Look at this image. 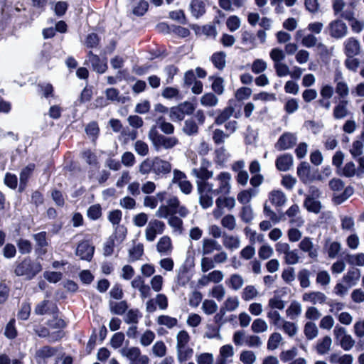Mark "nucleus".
<instances>
[{"label":"nucleus","instance_id":"c756f323","mask_svg":"<svg viewBox=\"0 0 364 364\" xmlns=\"http://www.w3.org/2000/svg\"><path fill=\"white\" fill-rule=\"evenodd\" d=\"M302 311L301 304L297 301H292L286 310V315L290 319H296Z\"/></svg>","mask_w":364,"mask_h":364},{"label":"nucleus","instance_id":"8fccbe9b","mask_svg":"<svg viewBox=\"0 0 364 364\" xmlns=\"http://www.w3.org/2000/svg\"><path fill=\"white\" fill-rule=\"evenodd\" d=\"M346 50L348 57L357 55L360 50L358 41L354 38H349L346 44Z\"/></svg>","mask_w":364,"mask_h":364},{"label":"nucleus","instance_id":"a19ab883","mask_svg":"<svg viewBox=\"0 0 364 364\" xmlns=\"http://www.w3.org/2000/svg\"><path fill=\"white\" fill-rule=\"evenodd\" d=\"M297 175L304 182L307 183L310 178V166L307 162H301L297 168Z\"/></svg>","mask_w":364,"mask_h":364},{"label":"nucleus","instance_id":"ea45409f","mask_svg":"<svg viewBox=\"0 0 364 364\" xmlns=\"http://www.w3.org/2000/svg\"><path fill=\"white\" fill-rule=\"evenodd\" d=\"M304 333L309 340H313L317 337L318 329L316 323L311 321L306 322L304 327Z\"/></svg>","mask_w":364,"mask_h":364},{"label":"nucleus","instance_id":"37998d69","mask_svg":"<svg viewBox=\"0 0 364 364\" xmlns=\"http://www.w3.org/2000/svg\"><path fill=\"white\" fill-rule=\"evenodd\" d=\"M364 136V132L361 134V137L360 139H358L355 141H353L352 146L350 149V152L352 154L353 158H358L361 157L363 152V137Z\"/></svg>","mask_w":364,"mask_h":364},{"label":"nucleus","instance_id":"69168bd1","mask_svg":"<svg viewBox=\"0 0 364 364\" xmlns=\"http://www.w3.org/2000/svg\"><path fill=\"white\" fill-rule=\"evenodd\" d=\"M127 233V228L124 225H117L114 227V233L111 237L114 239V241L116 240L121 243L125 240Z\"/></svg>","mask_w":364,"mask_h":364},{"label":"nucleus","instance_id":"79ce46f5","mask_svg":"<svg viewBox=\"0 0 364 364\" xmlns=\"http://www.w3.org/2000/svg\"><path fill=\"white\" fill-rule=\"evenodd\" d=\"M34 169V165L30 164L26 168H24L21 173H20V186H19V190L22 191L27 183L28 179L31 176L32 171Z\"/></svg>","mask_w":364,"mask_h":364},{"label":"nucleus","instance_id":"2eb2a0df","mask_svg":"<svg viewBox=\"0 0 364 364\" xmlns=\"http://www.w3.org/2000/svg\"><path fill=\"white\" fill-rule=\"evenodd\" d=\"M171 239L168 235L162 236L156 243V250L161 256H169L173 252Z\"/></svg>","mask_w":364,"mask_h":364},{"label":"nucleus","instance_id":"f704fd0d","mask_svg":"<svg viewBox=\"0 0 364 364\" xmlns=\"http://www.w3.org/2000/svg\"><path fill=\"white\" fill-rule=\"evenodd\" d=\"M192 175L200 179L199 181L209 182L208 179L213 176V171H208L207 168L201 166L199 168H193L191 172Z\"/></svg>","mask_w":364,"mask_h":364},{"label":"nucleus","instance_id":"6e6d98bb","mask_svg":"<svg viewBox=\"0 0 364 364\" xmlns=\"http://www.w3.org/2000/svg\"><path fill=\"white\" fill-rule=\"evenodd\" d=\"M348 101L341 100L333 109V116L336 119H343L348 114L347 109Z\"/></svg>","mask_w":364,"mask_h":364},{"label":"nucleus","instance_id":"3c124183","mask_svg":"<svg viewBox=\"0 0 364 364\" xmlns=\"http://www.w3.org/2000/svg\"><path fill=\"white\" fill-rule=\"evenodd\" d=\"M56 353V350L50 346H43L39 348L36 353V358L38 361L52 357Z\"/></svg>","mask_w":364,"mask_h":364},{"label":"nucleus","instance_id":"774afa93","mask_svg":"<svg viewBox=\"0 0 364 364\" xmlns=\"http://www.w3.org/2000/svg\"><path fill=\"white\" fill-rule=\"evenodd\" d=\"M164 286V278L160 274L154 275L150 280V287L155 292L162 290Z\"/></svg>","mask_w":364,"mask_h":364},{"label":"nucleus","instance_id":"ddd939ff","mask_svg":"<svg viewBox=\"0 0 364 364\" xmlns=\"http://www.w3.org/2000/svg\"><path fill=\"white\" fill-rule=\"evenodd\" d=\"M329 33L331 37L341 38L346 36L348 27L341 20H334L328 25Z\"/></svg>","mask_w":364,"mask_h":364},{"label":"nucleus","instance_id":"0eeeda50","mask_svg":"<svg viewBox=\"0 0 364 364\" xmlns=\"http://www.w3.org/2000/svg\"><path fill=\"white\" fill-rule=\"evenodd\" d=\"M236 201L233 197L219 196L215 200V208L213 210V215L215 219H219L224 213V208H226L229 210L233 209L235 206Z\"/></svg>","mask_w":364,"mask_h":364},{"label":"nucleus","instance_id":"864d4df0","mask_svg":"<svg viewBox=\"0 0 364 364\" xmlns=\"http://www.w3.org/2000/svg\"><path fill=\"white\" fill-rule=\"evenodd\" d=\"M282 339L283 338L280 333L274 332L269 337L267 341V349L270 350H274L277 349L279 347Z\"/></svg>","mask_w":364,"mask_h":364},{"label":"nucleus","instance_id":"603ef678","mask_svg":"<svg viewBox=\"0 0 364 364\" xmlns=\"http://www.w3.org/2000/svg\"><path fill=\"white\" fill-rule=\"evenodd\" d=\"M227 283L232 289L237 291L243 286L244 279L241 275L238 274H233L230 277Z\"/></svg>","mask_w":364,"mask_h":364},{"label":"nucleus","instance_id":"f03ea898","mask_svg":"<svg viewBox=\"0 0 364 364\" xmlns=\"http://www.w3.org/2000/svg\"><path fill=\"white\" fill-rule=\"evenodd\" d=\"M41 271L42 265L40 262L27 257L16 263L14 272L17 277L31 280Z\"/></svg>","mask_w":364,"mask_h":364},{"label":"nucleus","instance_id":"bf43d9fd","mask_svg":"<svg viewBox=\"0 0 364 364\" xmlns=\"http://www.w3.org/2000/svg\"><path fill=\"white\" fill-rule=\"evenodd\" d=\"M141 318V314L138 309H129L124 317V320L127 323H138L139 320Z\"/></svg>","mask_w":364,"mask_h":364},{"label":"nucleus","instance_id":"4c0bfd02","mask_svg":"<svg viewBox=\"0 0 364 364\" xmlns=\"http://www.w3.org/2000/svg\"><path fill=\"white\" fill-rule=\"evenodd\" d=\"M267 317L270 321V323L278 328L285 318L282 317L280 313L277 310L269 309L267 313Z\"/></svg>","mask_w":364,"mask_h":364},{"label":"nucleus","instance_id":"a878e982","mask_svg":"<svg viewBox=\"0 0 364 364\" xmlns=\"http://www.w3.org/2000/svg\"><path fill=\"white\" fill-rule=\"evenodd\" d=\"M277 329L281 330L290 338L294 337L299 331V327L296 323L286 319L284 320Z\"/></svg>","mask_w":364,"mask_h":364},{"label":"nucleus","instance_id":"0e129e2a","mask_svg":"<svg viewBox=\"0 0 364 364\" xmlns=\"http://www.w3.org/2000/svg\"><path fill=\"white\" fill-rule=\"evenodd\" d=\"M236 225V218L231 214L225 215L221 220V225L228 230L232 231L235 230Z\"/></svg>","mask_w":364,"mask_h":364},{"label":"nucleus","instance_id":"13d9d810","mask_svg":"<svg viewBox=\"0 0 364 364\" xmlns=\"http://www.w3.org/2000/svg\"><path fill=\"white\" fill-rule=\"evenodd\" d=\"M311 272L307 269H302L298 273V279L302 288H308L311 285Z\"/></svg>","mask_w":364,"mask_h":364},{"label":"nucleus","instance_id":"39448f33","mask_svg":"<svg viewBox=\"0 0 364 364\" xmlns=\"http://www.w3.org/2000/svg\"><path fill=\"white\" fill-rule=\"evenodd\" d=\"M166 229L165 223L158 219L151 220L144 230V237L147 242H154L158 235L164 233Z\"/></svg>","mask_w":364,"mask_h":364},{"label":"nucleus","instance_id":"473e14b6","mask_svg":"<svg viewBox=\"0 0 364 364\" xmlns=\"http://www.w3.org/2000/svg\"><path fill=\"white\" fill-rule=\"evenodd\" d=\"M269 200L276 206H282L286 203L287 198L282 191L274 190L270 192Z\"/></svg>","mask_w":364,"mask_h":364},{"label":"nucleus","instance_id":"a18cd8bd","mask_svg":"<svg viewBox=\"0 0 364 364\" xmlns=\"http://www.w3.org/2000/svg\"><path fill=\"white\" fill-rule=\"evenodd\" d=\"M182 130L186 135H196L198 132V127L193 119H188L184 122Z\"/></svg>","mask_w":364,"mask_h":364},{"label":"nucleus","instance_id":"20e7f679","mask_svg":"<svg viewBox=\"0 0 364 364\" xmlns=\"http://www.w3.org/2000/svg\"><path fill=\"white\" fill-rule=\"evenodd\" d=\"M121 355L130 361V364H149V358L142 355L138 347H125L120 350Z\"/></svg>","mask_w":364,"mask_h":364},{"label":"nucleus","instance_id":"5fc2aeb1","mask_svg":"<svg viewBox=\"0 0 364 364\" xmlns=\"http://www.w3.org/2000/svg\"><path fill=\"white\" fill-rule=\"evenodd\" d=\"M109 308L112 314L122 315L127 310L128 305L127 301H121L118 302H110Z\"/></svg>","mask_w":364,"mask_h":364},{"label":"nucleus","instance_id":"c9c22d12","mask_svg":"<svg viewBox=\"0 0 364 364\" xmlns=\"http://www.w3.org/2000/svg\"><path fill=\"white\" fill-rule=\"evenodd\" d=\"M157 324L164 326L171 329L178 325V319L168 315H161L156 318Z\"/></svg>","mask_w":364,"mask_h":364},{"label":"nucleus","instance_id":"7ed1b4c3","mask_svg":"<svg viewBox=\"0 0 364 364\" xmlns=\"http://www.w3.org/2000/svg\"><path fill=\"white\" fill-rule=\"evenodd\" d=\"M196 184L200 206L204 209L212 207L213 196L216 195L213 191L214 185L210 182L205 181H197Z\"/></svg>","mask_w":364,"mask_h":364},{"label":"nucleus","instance_id":"6ab92c4d","mask_svg":"<svg viewBox=\"0 0 364 364\" xmlns=\"http://www.w3.org/2000/svg\"><path fill=\"white\" fill-rule=\"evenodd\" d=\"M332 7L335 15H338L346 20L353 18L354 12L348 9L344 10L346 3L343 0H333Z\"/></svg>","mask_w":364,"mask_h":364},{"label":"nucleus","instance_id":"b1692460","mask_svg":"<svg viewBox=\"0 0 364 364\" xmlns=\"http://www.w3.org/2000/svg\"><path fill=\"white\" fill-rule=\"evenodd\" d=\"M300 212V208L298 205H292L286 211V215L290 218L289 223L294 225L301 227L304 223V219L298 216Z\"/></svg>","mask_w":364,"mask_h":364},{"label":"nucleus","instance_id":"e433bc0d","mask_svg":"<svg viewBox=\"0 0 364 364\" xmlns=\"http://www.w3.org/2000/svg\"><path fill=\"white\" fill-rule=\"evenodd\" d=\"M235 109L232 106H228L224 109L219 111L218 115L215 119L216 124H222L225 122L233 114Z\"/></svg>","mask_w":364,"mask_h":364},{"label":"nucleus","instance_id":"49530a36","mask_svg":"<svg viewBox=\"0 0 364 364\" xmlns=\"http://www.w3.org/2000/svg\"><path fill=\"white\" fill-rule=\"evenodd\" d=\"M259 295V291L253 285L246 286L242 292V298L244 301H248L253 300Z\"/></svg>","mask_w":364,"mask_h":364},{"label":"nucleus","instance_id":"4468645a","mask_svg":"<svg viewBox=\"0 0 364 364\" xmlns=\"http://www.w3.org/2000/svg\"><path fill=\"white\" fill-rule=\"evenodd\" d=\"M223 249L222 245L213 238H203L201 243V248L199 250L203 256L212 255L215 251H220Z\"/></svg>","mask_w":364,"mask_h":364},{"label":"nucleus","instance_id":"a211bd4d","mask_svg":"<svg viewBox=\"0 0 364 364\" xmlns=\"http://www.w3.org/2000/svg\"><path fill=\"white\" fill-rule=\"evenodd\" d=\"M234 348L232 345L228 344L220 347L219 355L216 359V364H227L232 361L234 355Z\"/></svg>","mask_w":364,"mask_h":364},{"label":"nucleus","instance_id":"c85d7f7f","mask_svg":"<svg viewBox=\"0 0 364 364\" xmlns=\"http://www.w3.org/2000/svg\"><path fill=\"white\" fill-rule=\"evenodd\" d=\"M177 360L179 363H183L190 360L193 355V348L188 346L176 347Z\"/></svg>","mask_w":364,"mask_h":364},{"label":"nucleus","instance_id":"de8ad7c7","mask_svg":"<svg viewBox=\"0 0 364 364\" xmlns=\"http://www.w3.org/2000/svg\"><path fill=\"white\" fill-rule=\"evenodd\" d=\"M218 309L217 303L212 299H205L201 306V309L206 315H213Z\"/></svg>","mask_w":364,"mask_h":364},{"label":"nucleus","instance_id":"052dcab7","mask_svg":"<svg viewBox=\"0 0 364 364\" xmlns=\"http://www.w3.org/2000/svg\"><path fill=\"white\" fill-rule=\"evenodd\" d=\"M256 360L257 356L252 350H245L240 354V360L243 364H254Z\"/></svg>","mask_w":364,"mask_h":364},{"label":"nucleus","instance_id":"5701e85b","mask_svg":"<svg viewBox=\"0 0 364 364\" xmlns=\"http://www.w3.org/2000/svg\"><path fill=\"white\" fill-rule=\"evenodd\" d=\"M299 249L307 252L309 257L314 259L318 257V251L314 247L313 240L309 237H304L299 244Z\"/></svg>","mask_w":364,"mask_h":364},{"label":"nucleus","instance_id":"7c9ffc66","mask_svg":"<svg viewBox=\"0 0 364 364\" xmlns=\"http://www.w3.org/2000/svg\"><path fill=\"white\" fill-rule=\"evenodd\" d=\"M129 262H136L144 255V245L141 243L134 244L132 248L129 250Z\"/></svg>","mask_w":364,"mask_h":364},{"label":"nucleus","instance_id":"f257e3e1","mask_svg":"<svg viewBox=\"0 0 364 364\" xmlns=\"http://www.w3.org/2000/svg\"><path fill=\"white\" fill-rule=\"evenodd\" d=\"M148 139L151 142L154 150L157 152L162 150L174 149L180 144L178 137L159 133L156 129V126H152L150 128L148 132Z\"/></svg>","mask_w":364,"mask_h":364},{"label":"nucleus","instance_id":"58836bf2","mask_svg":"<svg viewBox=\"0 0 364 364\" xmlns=\"http://www.w3.org/2000/svg\"><path fill=\"white\" fill-rule=\"evenodd\" d=\"M341 227L343 231L349 232L355 230V220L353 217L349 215H341Z\"/></svg>","mask_w":364,"mask_h":364},{"label":"nucleus","instance_id":"4be33fe9","mask_svg":"<svg viewBox=\"0 0 364 364\" xmlns=\"http://www.w3.org/2000/svg\"><path fill=\"white\" fill-rule=\"evenodd\" d=\"M223 245L225 249L230 251H235L240 247L241 240L237 235L223 233Z\"/></svg>","mask_w":364,"mask_h":364},{"label":"nucleus","instance_id":"72a5a7b5","mask_svg":"<svg viewBox=\"0 0 364 364\" xmlns=\"http://www.w3.org/2000/svg\"><path fill=\"white\" fill-rule=\"evenodd\" d=\"M156 127H158L160 130L164 134V135H171L173 134L175 127L174 126L166 121H165L164 118L163 117H159L156 120Z\"/></svg>","mask_w":364,"mask_h":364},{"label":"nucleus","instance_id":"680f3d73","mask_svg":"<svg viewBox=\"0 0 364 364\" xmlns=\"http://www.w3.org/2000/svg\"><path fill=\"white\" fill-rule=\"evenodd\" d=\"M161 95L166 99L181 100L182 96L177 88L167 87L162 91Z\"/></svg>","mask_w":364,"mask_h":364},{"label":"nucleus","instance_id":"9b49d317","mask_svg":"<svg viewBox=\"0 0 364 364\" xmlns=\"http://www.w3.org/2000/svg\"><path fill=\"white\" fill-rule=\"evenodd\" d=\"M168 298L164 294H157L154 299H150L146 302V311L148 313H153L156 310V306L161 310H166L168 308Z\"/></svg>","mask_w":364,"mask_h":364},{"label":"nucleus","instance_id":"09e8293b","mask_svg":"<svg viewBox=\"0 0 364 364\" xmlns=\"http://www.w3.org/2000/svg\"><path fill=\"white\" fill-rule=\"evenodd\" d=\"M286 303L279 295H274L268 300L267 307L272 310H283Z\"/></svg>","mask_w":364,"mask_h":364},{"label":"nucleus","instance_id":"412c9836","mask_svg":"<svg viewBox=\"0 0 364 364\" xmlns=\"http://www.w3.org/2000/svg\"><path fill=\"white\" fill-rule=\"evenodd\" d=\"M294 159L290 154H284L278 156L275 161L277 168L280 171H287L293 166Z\"/></svg>","mask_w":364,"mask_h":364},{"label":"nucleus","instance_id":"f3484780","mask_svg":"<svg viewBox=\"0 0 364 364\" xmlns=\"http://www.w3.org/2000/svg\"><path fill=\"white\" fill-rule=\"evenodd\" d=\"M153 159L154 173L156 176L166 175L171 171L172 166L169 161L159 156L154 157Z\"/></svg>","mask_w":364,"mask_h":364},{"label":"nucleus","instance_id":"c03bdc74","mask_svg":"<svg viewBox=\"0 0 364 364\" xmlns=\"http://www.w3.org/2000/svg\"><path fill=\"white\" fill-rule=\"evenodd\" d=\"M268 323L262 318H256L251 325V330L255 333H262L268 331Z\"/></svg>","mask_w":364,"mask_h":364},{"label":"nucleus","instance_id":"1a4fd4ad","mask_svg":"<svg viewBox=\"0 0 364 364\" xmlns=\"http://www.w3.org/2000/svg\"><path fill=\"white\" fill-rule=\"evenodd\" d=\"M297 142V136L291 132L283 133L274 144L278 151H284L293 148Z\"/></svg>","mask_w":364,"mask_h":364},{"label":"nucleus","instance_id":"e2e57ef3","mask_svg":"<svg viewBox=\"0 0 364 364\" xmlns=\"http://www.w3.org/2000/svg\"><path fill=\"white\" fill-rule=\"evenodd\" d=\"M218 102V97L211 92L203 95L200 98V103L204 107H214Z\"/></svg>","mask_w":364,"mask_h":364},{"label":"nucleus","instance_id":"4d7b16f0","mask_svg":"<svg viewBox=\"0 0 364 364\" xmlns=\"http://www.w3.org/2000/svg\"><path fill=\"white\" fill-rule=\"evenodd\" d=\"M87 65L92 66L94 68H101L107 66L105 59H100L97 55H94L92 52L89 53Z\"/></svg>","mask_w":364,"mask_h":364},{"label":"nucleus","instance_id":"423d86ee","mask_svg":"<svg viewBox=\"0 0 364 364\" xmlns=\"http://www.w3.org/2000/svg\"><path fill=\"white\" fill-rule=\"evenodd\" d=\"M240 304V301L237 296H228L220 306L219 313L214 317L215 322L221 321L227 312L236 311L239 308Z\"/></svg>","mask_w":364,"mask_h":364},{"label":"nucleus","instance_id":"393cba45","mask_svg":"<svg viewBox=\"0 0 364 364\" xmlns=\"http://www.w3.org/2000/svg\"><path fill=\"white\" fill-rule=\"evenodd\" d=\"M332 339L330 336H326L317 341L316 350L318 354L323 355L327 354L331 348Z\"/></svg>","mask_w":364,"mask_h":364},{"label":"nucleus","instance_id":"6e6552de","mask_svg":"<svg viewBox=\"0 0 364 364\" xmlns=\"http://www.w3.org/2000/svg\"><path fill=\"white\" fill-rule=\"evenodd\" d=\"M215 181H218V187L213 188L215 194L226 196L230 193L232 176L230 173L220 172L215 177Z\"/></svg>","mask_w":364,"mask_h":364},{"label":"nucleus","instance_id":"2f4dec72","mask_svg":"<svg viewBox=\"0 0 364 364\" xmlns=\"http://www.w3.org/2000/svg\"><path fill=\"white\" fill-rule=\"evenodd\" d=\"M304 206L308 211L318 213L321 209V203L312 196H306L304 202Z\"/></svg>","mask_w":364,"mask_h":364},{"label":"nucleus","instance_id":"bb28decb","mask_svg":"<svg viewBox=\"0 0 364 364\" xmlns=\"http://www.w3.org/2000/svg\"><path fill=\"white\" fill-rule=\"evenodd\" d=\"M258 191L253 188L243 190L238 193L237 199L243 205H249L252 198L257 196Z\"/></svg>","mask_w":364,"mask_h":364},{"label":"nucleus","instance_id":"9d476101","mask_svg":"<svg viewBox=\"0 0 364 364\" xmlns=\"http://www.w3.org/2000/svg\"><path fill=\"white\" fill-rule=\"evenodd\" d=\"M358 162L360 165V168H357L353 162L350 161L347 162L345 166L337 170V173L339 175L344 176L346 177H353L354 176H357L358 177H361L362 175V169L364 167V161L363 157H360L358 159Z\"/></svg>","mask_w":364,"mask_h":364},{"label":"nucleus","instance_id":"aec40b11","mask_svg":"<svg viewBox=\"0 0 364 364\" xmlns=\"http://www.w3.org/2000/svg\"><path fill=\"white\" fill-rule=\"evenodd\" d=\"M327 299L325 294L321 291H309L306 292L302 295V300L304 301L310 302L314 305L323 304Z\"/></svg>","mask_w":364,"mask_h":364},{"label":"nucleus","instance_id":"338daca9","mask_svg":"<svg viewBox=\"0 0 364 364\" xmlns=\"http://www.w3.org/2000/svg\"><path fill=\"white\" fill-rule=\"evenodd\" d=\"M155 337V333L152 331L147 329L141 334L139 343L142 346H149L154 341Z\"/></svg>","mask_w":364,"mask_h":364},{"label":"nucleus","instance_id":"f8f14e48","mask_svg":"<svg viewBox=\"0 0 364 364\" xmlns=\"http://www.w3.org/2000/svg\"><path fill=\"white\" fill-rule=\"evenodd\" d=\"M166 205L169 208L171 215L178 214L181 217L185 218L189 213L188 208L181 205L178 197L170 196L166 200Z\"/></svg>","mask_w":364,"mask_h":364},{"label":"nucleus","instance_id":"cd10ccee","mask_svg":"<svg viewBox=\"0 0 364 364\" xmlns=\"http://www.w3.org/2000/svg\"><path fill=\"white\" fill-rule=\"evenodd\" d=\"M190 10L191 14L198 18L205 13V3L201 0H192L190 3Z\"/></svg>","mask_w":364,"mask_h":364},{"label":"nucleus","instance_id":"dca6fc26","mask_svg":"<svg viewBox=\"0 0 364 364\" xmlns=\"http://www.w3.org/2000/svg\"><path fill=\"white\" fill-rule=\"evenodd\" d=\"M94 247L88 241L80 242L76 249V255L81 259L90 261L94 253Z\"/></svg>","mask_w":364,"mask_h":364}]
</instances>
